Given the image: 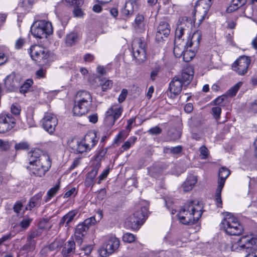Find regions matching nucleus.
Listing matches in <instances>:
<instances>
[{
    "mask_svg": "<svg viewBox=\"0 0 257 257\" xmlns=\"http://www.w3.org/2000/svg\"><path fill=\"white\" fill-rule=\"evenodd\" d=\"M29 165L27 167L31 174L42 177L51 166V160L49 155L44 154L39 149L31 151L28 154Z\"/></svg>",
    "mask_w": 257,
    "mask_h": 257,
    "instance_id": "obj_1",
    "label": "nucleus"
},
{
    "mask_svg": "<svg viewBox=\"0 0 257 257\" xmlns=\"http://www.w3.org/2000/svg\"><path fill=\"white\" fill-rule=\"evenodd\" d=\"M202 206L197 200L186 202L178 213V219L184 224L196 223L202 214Z\"/></svg>",
    "mask_w": 257,
    "mask_h": 257,
    "instance_id": "obj_2",
    "label": "nucleus"
},
{
    "mask_svg": "<svg viewBox=\"0 0 257 257\" xmlns=\"http://www.w3.org/2000/svg\"><path fill=\"white\" fill-rule=\"evenodd\" d=\"M221 227L230 235H239L243 231V227L237 218L228 212L221 221Z\"/></svg>",
    "mask_w": 257,
    "mask_h": 257,
    "instance_id": "obj_3",
    "label": "nucleus"
},
{
    "mask_svg": "<svg viewBox=\"0 0 257 257\" xmlns=\"http://www.w3.org/2000/svg\"><path fill=\"white\" fill-rule=\"evenodd\" d=\"M148 206H144L134 212L126 221L127 225L134 230H138L146 220L148 211Z\"/></svg>",
    "mask_w": 257,
    "mask_h": 257,
    "instance_id": "obj_4",
    "label": "nucleus"
},
{
    "mask_svg": "<svg viewBox=\"0 0 257 257\" xmlns=\"http://www.w3.org/2000/svg\"><path fill=\"white\" fill-rule=\"evenodd\" d=\"M31 57L39 65H44L49 60L50 53L45 48L39 45L32 46L28 50Z\"/></svg>",
    "mask_w": 257,
    "mask_h": 257,
    "instance_id": "obj_5",
    "label": "nucleus"
},
{
    "mask_svg": "<svg viewBox=\"0 0 257 257\" xmlns=\"http://www.w3.org/2000/svg\"><path fill=\"white\" fill-rule=\"evenodd\" d=\"M31 33L34 37L42 39L47 38L53 32V28L50 22L45 20L38 21L31 27Z\"/></svg>",
    "mask_w": 257,
    "mask_h": 257,
    "instance_id": "obj_6",
    "label": "nucleus"
},
{
    "mask_svg": "<svg viewBox=\"0 0 257 257\" xmlns=\"http://www.w3.org/2000/svg\"><path fill=\"white\" fill-rule=\"evenodd\" d=\"M123 111V107L120 103L111 105L105 112L104 124L108 127L112 126L116 120L120 117Z\"/></svg>",
    "mask_w": 257,
    "mask_h": 257,
    "instance_id": "obj_7",
    "label": "nucleus"
},
{
    "mask_svg": "<svg viewBox=\"0 0 257 257\" xmlns=\"http://www.w3.org/2000/svg\"><path fill=\"white\" fill-rule=\"evenodd\" d=\"M119 243L118 238L113 235L108 236L99 250L100 255L106 257L112 254L118 248Z\"/></svg>",
    "mask_w": 257,
    "mask_h": 257,
    "instance_id": "obj_8",
    "label": "nucleus"
},
{
    "mask_svg": "<svg viewBox=\"0 0 257 257\" xmlns=\"http://www.w3.org/2000/svg\"><path fill=\"white\" fill-rule=\"evenodd\" d=\"M213 0H198L197 1L195 8V17H197L199 24L204 21L206 17L208 12L212 4Z\"/></svg>",
    "mask_w": 257,
    "mask_h": 257,
    "instance_id": "obj_9",
    "label": "nucleus"
},
{
    "mask_svg": "<svg viewBox=\"0 0 257 257\" xmlns=\"http://www.w3.org/2000/svg\"><path fill=\"white\" fill-rule=\"evenodd\" d=\"M58 124L56 116L50 112L45 113L41 120V125L44 130L50 134H53Z\"/></svg>",
    "mask_w": 257,
    "mask_h": 257,
    "instance_id": "obj_10",
    "label": "nucleus"
},
{
    "mask_svg": "<svg viewBox=\"0 0 257 257\" xmlns=\"http://www.w3.org/2000/svg\"><path fill=\"white\" fill-rule=\"evenodd\" d=\"M145 46V42L141 38L135 39L132 42L133 55L139 61H143L146 59Z\"/></svg>",
    "mask_w": 257,
    "mask_h": 257,
    "instance_id": "obj_11",
    "label": "nucleus"
},
{
    "mask_svg": "<svg viewBox=\"0 0 257 257\" xmlns=\"http://www.w3.org/2000/svg\"><path fill=\"white\" fill-rule=\"evenodd\" d=\"M16 119L11 114L3 112L0 114V134H5L12 129Z\"/></svg>",
    "mask_w": 257,
    "mask_h": 257,
    "instance_id": "obj_12",
    "label": "nucleus"
},
{
    "mask_svg": "<svg viewBox=\"0 0 257 257\" xmlns=\"http://www.w3.org/2000/svg\"><path fill=\"white\" fill-rule=\"evenodd\" d=\"M250 63L249 57L245 56H241L233 64L232 69L238 74L243 75L247 72Z\"/></svg>",
    "mask_w": 257,
    "mask_h": 257,
    "instance_id": "obj_13",
    "label": "nucleus"
},
{
    "mask_svg": "<svg viewBox=\"0 0 257 257\" xmlns=\"http://www.w3.org/2000/svg\"><path fill=\"white\" fill-rule=\"evenodd\" d=\"M170 33V26L169 23L165 21L160 22L155 36V40L158 43L164 42V38L168 37Z\"/></svg>",
    "mask_w": 257,
    "mask_h": 257,
    "instance_id": "obj_14",
    "label": "nucleus"
},
{
    "mask_svg": "<svg viewBox=\"0 0 257 257\" xmlns=\"http://www.w3.org/2000/svg\"><path fill=\"white\" fill-rule=\"evenodd\" d=\"M92 107V103L74 101L73 112L74 115L81 116L87 113Z\"/></svg>",
    "mask_w": 257,
    "mask_h": 257,
    "instance_id": "obj_15",
    "label": "nucleus"
},
{
    "mask_svg": "<svg viewBox=\"0 0 257 257\" xmlns=\"http://www.w3.org/2000/svg\"><path fill=\"white\" fill-rule=\"evenodd\" d=\"M5 85L6 88L10 91L18 90L20 85L19 77L15 73H11L5 78Z\"/></svg>",
    "mask_w": 257,
    "mask_h": 257,
    "instance_id": "obj_16",
    "label": "nucleus"
},
{
    "mask_svg": "<svg viewBox=\"0 0 257 257\" xmlns=\"http://www.w3.org/2000/svg\"><path fill=\"white\" fill-rule=\"evenodd\" d=\"M201 36V33L200 31L197 30L194 32L192 36L188 38L186 43L187 48H190L197 51L200 45Z\"/></svg>",
    "mask_w": 257,
    "mask_h": 257,
    "instance_id": "obj_17",
    "label": "nucleus"
},
{
    "mask_svg": "<svg viewBox=\"0 0 257 257\" xmlns=\"http://www.w3.org/2000/svg\"><path fill=\"white\" fill-rule=\"evenodd\" d=\"M237 243L241 249H248L252 245L257 244V236H243L238 240Z\"/></svg>",
    "mask_w": 257,
    "mask_h": 257,
    "instance_id": "obj_18",
    "label": "nucleus"
},
{
    "mask_svg": "<svg viewBox=\"0 0 257 257\" xmlns=\"http://www.w3.org/2000/svg\"><path fill=\"white\" fill-rule=\"evenodd\" d=\"M183 23L181 24L180 26H178L175 32V38L176 39L178 38L180 39L182 36L184 34L185 32L186 31H189L188 29H187L186 27L189 28L192 27V24L191 19L188 20V18L184 17L182 19Z\"/></svg>",
    "mask_w": 257,
    "mask_h": 257,
    "instance_id": "obj_19",
    "label": "nucleus"
},
{
    "mask_svg": "<svg viewBox=\"0 0 257 257\" xmlns=\"http://www.w3.org/2000/svg\"><path fill=\"white\" fill-rule=\"evenodd\" d=\"M78 212V210L76 209L69 211L61 218L59 223V227L65 226L68 228Z\"/></svg>",
    "mask_w": 257,
    "mask_h": 257,
    "instance_id": "obj_20",
    "label": "nucleus"
},
{
    "mask_svg": "<svg viewBox=\"0 0 257 257\" xmlns=\"http://www.w3.org/2000/svg\"><path fill=\"white\" fill-rule=\"evenodd\" d=\"M183 84L178 76H175L170 82L169 84V90L175 96L179 94L182 89Z\"/></svg>",
    "mask_w": 257,
    "mask_h": 257,
    "instance_id": "obj_21",
    "label": "nucleus"
},
{
    "mask_svg": "<svg viewBox=\"0 0 257 257\" xmlns=\"http://www.w3.org/2000/svg\"><path fill=\"white\" fill-rule=\"evenodd\" d=\"M194 72L191 68H186L182 71L181 76H178L184 85H188L193 77Z\"/></svg>",
    "mask_w": 257,
    "mask_h": 257,
    "instance_id": "obj_22",
    "label": "nucleus"
},
{
    "mask_svg": "<svg viewBox=\"0 0 257 257\" xmlns=\"http://www.w3.org/2000/svg\"><path fill=\"white\" fill-rule=\"evenodd\" d=\"M76 101L92 103V98L90 92L85 90L77 92L75 95V100Z\"/></svg>",
    "mask_w": 257,
    "mask_h": 257,
    "instance_id": "obj_23",
    "label": "nucleus"
},
{
    "mask_svg": "<svg viewBox=\"0 0 257 257\" xmlns=\"http://www.w3.org/2000/svg\"><path fill=\"white\" fill-rule=\"evenodd\" d=\"M82 140L90 151L96 145L98 142L96 134L93 132H89L87 133L84 136Z\"/></svg>",
    "mask_w": 257,
    "mask_h": 257,
    "instance_id": "obj_24",
    "label": "nucleus"
},
{
    "mask_svg": "<svg viewBox=\"0 0 257 257\" xmlns=\"http://www.w3.org/2000/svg\"><path fill=\"white\" fill-rule=\"evenodd\" d=\"M88 227L83 223L79 224L75 229V238L78 243L81 244L83 237L86 233Z\"/></svg>",
    "mask_w": 257,
    "mask_h": 257,
    "instance_id": "obj_25",
    "label": "nucleus"
},
{
    "mask_svg": "<svg viewBox=\"0 0 257 257\" xmlns=\"http://www.w3.org/2000/svg\"><path fill=\"white\" fill-rule=\"evenodd\" d=\"M197 179L196 176L190 175L188 176L182 184V188L185 192H188L193 188L197 183Z\"/></svg>",
    "mask_w": 257,
    "mask_h": 257,
    "instance_id": "obj_26",
    "label": "nucleus"
},
{
    "mask_svg": "<svg viewBox=\"0 0 257 257\" xmlns=\"http://www.w3.org/2000/svg\"><path fill=\"white\" fill-rule=\"evenodd\" d=\"M107 152L106 149L100 148L91 160L92 164L101 167V161Z\"/></svg>",
    "mask_w": 257,
    "mask_h": 257,
    "instance_id": "obj_27",
    "label": "nucleus"
},
{
    "mask_svg": "<svg viewBox=\"0 0 257 257\" xmlns=\"http://www.w3.org/2000/svg\"><path fill=\"white\" fill-rule=\"evenodd\" d=\"M230 175L229 170L225 167H221L218 172V186L224 187L226 179Z\"/></svg>",
    "mask_w": 257,
    "mask_h": 257,
    "instance_id": "obj_28",
    "label": "nucleus"
},
{
    "mask_svg": "<svg viewBox=\"0 0 257 257\" xmlns=\"http://www.w3.org/2000/svg\"><path fill=\"white\" fill-rule=\"evenodd\" d=\"M75 249V243L73 240H69L64 246L62 253L63 256H68L74 253Z\"/></svg>",
    "mask_w": 257,
    "mask_h": 257,
    "instance_id": "obj_29",
    "label": "nucleus"
},
{
    "mask_svg": "<svg viewBox=\"0 0 257 257\" xmlns=\"http://www.w3.org/2000/svg\"><path fill=\"white\" fill-rule=\"evenodd\" d=\"M43 195V192H40L34 195L33 197H32L30 199L28 204L25 208V209L31 210L36 205H37L39 204V202L41 200Z\"/></svg>",
    "mask_w": 257,
    "mask_h": 257,
    "instance_id": "obj_30",
    "label": "nucleus"
},
{
    "mask_svg": "<svg viewBox=\"0 0 257 257\" xmlns=\"http://www.w3.org/2000/svg\"><path fill=\"white\" fill-rule=\"evenodd\" d=\"M144 17L142 15L137 16L135 20L134 27L139 32H143L145 29V25L144 23Z\"/></svg>",
    "mask_w": 257,
    "mask_h": 257,
    "instance_id": "obj_31",
    "label": "nucleus"
},
{
    "mask_svg": "<svg viewBox=\"0 0 257 257\" xmlns=\"http://www.w3.org/2000/svg\"><path fill=\"white\" fill-rule=\"evenodd\" d=\"M72 149L76 154H82L85 152L89 151V149L87 148L86 144L84 143L82 140L76 142V146L72 147Z\"/></svg>",
    "mask_w": 257,
    "mask_h": 257,
    "instance_id": "obj_32",
    "label": "nucleus"
},
{
    "mask_svg": "<svg viewBox=\"0 0 257 257\" xmlns=\"http://www.w3.org/2000/svg\"><path fill=\"white\" fill-rule=\"evenodd\" d=\"M78 35L76 33H71L66 36L65 43L67 46H71L78 40Z\"/></svg>",
    "mask_w": 257,
    "mask_h": 257,
    "instance_id": "obj_33",
    "label": "nucleus"
},
{
    "mask_svg": "<svg viewBox=\"0 0 257 257\" xmlns=\"http://www.w3.org/2000/svg\"><path fill=\"white\" fill-rule=\"evenodd\" d=\"M223 187L217 186L215 193V202L217 207H222V201L221 197V191Z\"/></svg>",
    "mask_w": 257,
    "mask_h": 257,
    "instance_id": "obj_34",
    "label": "nucleus"
},
{
    "mask_svg": "<svg viewBox=\"0 0 257 257\" xmlns=\"http://www.w3.org/2000/svg\"><path fill=\"white\" fill-rule=\"evenodd\" d=\"M196 52L197 51L193 49L190 48L188 49L187 48L182 55L184 61L187 62L190 61L195 56Z\"/></svg>",
    "mask_w": 257,
    "mask_h": 257,
    "instance_id": "obj_35",
    "label": "nucleus"
},
{
    "mask_svg": "<svg viewBox=\"0 0 257 257\" xmlns=\"http://www.w3.org/2000/svg\"><path fill=\"white\" fill-rule=\"evenodd\" d=\"M246 0H232L231 5L227 9L228 12H232L237 10L239 7L244 5Z\"/></svg>",
    "mask_w": 257,
    "mask_h": 257,
    "instance_id": "obj_36",
    "label": "nucleus"
},
{
    "mask_svg": "<svg viewBox=\"0 0 257 257\" xmlns=\"http://www.w3.org/2000/svg\"><path fill=\"white\" fill-rule=\"evenodd\" d=\"M59 189V185L57 184L53 187L50 189L47 193V195L45 197V202H47L54 196L58 192Z\"/></svg>",
    "mask_w": 257,
    "mask_h": 257,
    "instance_id": "obj_37",
    "label": "nucleus"
},
{
    "mask_svg": "<svg viewBox=\"0 0 257 257\" xmlns=\"http://www.w3.org/2000/svg\"><path fill=\"white\" fill-rule=\"evenodd\" d=\"M36 242L27 239V242L21 248V250L27 252L33 251L36 247Z\"/></svg>",
    "mask_w": 257,
    "mask_h": 257,
    "instance_id": "obj_38",
    "label": "nucleus"
},
{
    "mask_svg": "<svg viewBox=\"0 0 257 257\" xmlns=\"http://www.w3.org/2000/svg\"><path fill=\"white\" fill-rule=\"evenodd\" d=\"M177 41H175V46L174 48V54L176 57L179 58L181 57L183 53H184V45L183 44L181 45L179 44V45L178 46L176 45Z\"/></svg>",
    "mask_w": 257,
    "mask_h": 257,
    "instance_id": "obj_39",
    "label": "nucleus"
},
{
    "mask_svg": "<svg viewBox=\"0 0 257 257\" xmlns=\"http://www.w3.org/2000/svg\"><path fill=\"white\" fill-rule=\"evenodd\" d=\"M135 5L131 2H126L124 9L122 13L125 16H130L132 15L134 12Z\"/></svg>",
    "mask_w": 257,
    "mask_h": 257,
    "instance_id": "obj_40",
    "label": "nucleus"
},
{
    "mask_svg": "<svg viewBox=\"0 0 257 257\" xmlns=\"http://www.w3.org/2000/svg\"><path fill=\"white\" fill-rule=\"evenodd\" d=\"M242 83L239 82L230 88L225 93L227 97H232L236 95V93L238 91L239 88L242 85Z\"/></svg>",
    "mask_w": 257,
    "mask_h": 257,
    "instance_id": "obj_41",
    "label": "nucleus"
},
{
    "mask_svg": "<svg viewBox=\"0 0 257 257\" xmlns=\"http://www.w3.org/2000/svg\"><path fill=\"white\" fill-rule=\"evenodd\" d=\"M15 149L17 151H25L30 149V144L26 141L16 143L15 145Z\"/></svg>",
    "mask_w": 257,
    "mask_h": 257,
    "instance_id": "obj_42",
    "label": "nucleus"
},
{
    "mask_svg": "<svg viewBox=\"0 0 257 257\" xmlns=\"http://www.w3.org/2000/svg\"><path fill=\"white\" fill-rule=\"evenodd\" d=\"M33 83L32 79L27 80L25 83L20 87V91L21 93L25 94L27 92Z\"/></svg>",
    "mask_w": 257,
    "mask_h": 257,
    "instance_id": "obj_43",
    "label": "nucleus"
},
{
    "mask_svg": "<svg viewBox=\"0 0 257 257\" xmlns=\"http://www.w3.org/2000/svg\"><path fill=\"white\" fill-rule=\"evenodd\" d=\"M137 138L135 136L130 137L121 146L123 151L128 150L136 142Z\"/></svg>",
    "mask_w": 257,
    "mask_h": 257,
    "instance_id": "obj_44",
    "label": "nucleus"
},
{
    "mask_svg": "<svg viewBox=\"0 0 257 257\" xmlns=\"http://www.w3.org/2000/svg\"><path fill=\"white\" fill-rule=\"evenodd\" d=\"M41 235V231L39 230H35L31 231L27 236V239L37 242L38 237Z\"/></svg>",
    "mask_w": 257,
    "mask_h": 257,
    "instance_id": "obj_45",
    "label": "nucleus"
},
{
    "mask_svg": "<svg viewBox=\"0 0 257 257\" xmlns=\"http://www.w3.org/2000/svg\"><path fill=\"white\" fill-rule=\"evenodd\" d=\"M211 112L215 119L218 120L219 119L221 113V108L220 106H215L213 107L211 109Z\"/></svg>",
    "mask_w": 257,
    "mask_h": 257,
    "instance_id": "obj_46",
    "label": "nucleus"
},
{
    "mask_svg": "<svg viewBox=\"0 0 257 257\" xmlns=\"http://www.w3.org/2000/svg\"><path fill=\"white\" fill-rule=\"evenodd\" d=\"M92 170L87 174V175L89 176L90 177L93 178L94 180L100 167L98 165L97 166V165H94L93 164H92Z\"/></svg>",
    "mask_w": 257,
    "mask_h": 257,
    "instance_id": "obj_47",
    "label": "nucleus"
},
{
    "mask_svg": "<svg viewBox=\"0 0 257 257\" xmlns=\"http://www.w3.org/2000/svg\"><path fill=\"white\" fill-rule=\"evenodd\" d=\"M122 240L124 242L131 243L135 241V236L133 234L127 232L123 234L122 236Z\"/></svg>",
    "mask_w": 257,
    "mask_h": 257,
    "instance_id": "obj_48",
    "label": "nucleus"
},
{
    "mask_svg": "<svg viewBox=\"0 0 257 257\" xmlns=\"http://www.w3.org/2000/svg\"><path fill=\"white\" fill-rule=\"evenodd\" d=\"M227 97L225 94L222 95L214 99L212 102L216 106H220L222 105L223 102L227 99Z\"/></svg>",
    "mask_w": 257,
    "mask_h": 257,
    "instance_id": "obj_49",
    "label": "nucleus"
},
{
    "mask_svg": "<svg viewBox=\"0 0 257 257\" xmlns=\"http://www.w3.org/2000/svg\"><path fill=\"white\" fill-rule=\"evenodd\" d=\"M32 219L28 217H24L20 223V226L24 229H27L32 222Z\"/></svg>",
    "mask_w": 257,
    "mask_h": 257,
    "instance_id": "obj_50",
    "label": "nucleus"
},
{
    "mask_svg": "<svg viewBox=\"0 0 257 257\" xmlns=\"http://www.w3.org/2000/svg\"><path fill=\"white\" fill-rule=\"evenodd\" d=\"M199 151L201 156V158L202 159H206L208 156V149L205 146H202L200 148Z\"/></svg>",
    "mask_w": 257,
    "mask_h": 257,
    "instance_id": "obj_51",
    "label": "nucleus"
},
{
    "mask_svg": "<svg viewBox=\"0 0 257 257\" xmlns=\"http://www.w3.org/2000/svg\"><path fill=\"white\" fill-rule=\"evenodd\" d=\"M23 207V204L22 202H21L20 201H18V202H16V203L14 205V207H13L14 211L16 213L19 214L21 213V211L22 210Z\"/></svg>",
    "mask_w": 257,
    "mask_h": 257,
    "instance_id": "obj_52",
    "label": "nucleus"
},
{
    "mask_svg": "<svg viewBox=\"0 0 257 257\" xmlns=\"http://www.w3.org/2000/svg\"><path fill=\"white\" fill-rule=\"evenodd\" d=\"M109 169H107L104 170L101 174L98 176V180L97 181V184H100L101 182L105 179V178L107 177V175L109 174Z\"/></svg>",
    "mask_w": 257,
    "mask_h": 257,
    "instance_id": "obj_53",
    "label": "nucleus"
},
{
    "mask_svg": "<svg viewBox=\"0 0 257 257\" xmlns=\"http://www.w3.org/2000/svg\"><path fill=\"white\" fill-rule=\"evenodd\" d=\"M127 94H128V91H127V89H123L121 90V92L118 96V102L119 103H121L123 101H124L127 95Z\"/></svg>",
    "mask_w": 257,
    "mask_h": 257,
    "instance_id": "obj_54",
    "label": "nucleus"
},
{
    "mask_svg": "<svg viewBox=\"0 0 257 257\" xmlns=\"http://www.w3.org/2000/svg\"><path fill=\"white\" fill-rule=\"evenodd\" d=\"M113 82L111 80H106L102 84L101 88L102 91H105L108 89H110L112 86Z\"/></svg>",
    "mask_w": 257,
    "mask_h": 257,
    "instance_id": "obj_55",
    "label": "nucleus"
},
{
    "mask_svg": "<svg viewBox=\"0 0 257 257\" xmlns=\"http://www.w3.org/2000/svg\"><path fill=\"white\" fill-rule=\"evenodd\" d=\"M46 70L43 68H40L36 72V76L38 79L45 78L46 77Z\"/></svg>",
    "mask_w": 257,
    "mask_h": 257,
    "instance_id": "obj_56",
    "label": "nucleus"
},
{
    "mask_svg": "<svg viewBox=\"0 0 257 257\" xmlns=\"http://www.w3.org/2000/svg\"><path fill=\"white\" fill-rule=\"evenodd\" d=\"M95 222V218L94 217H91L85 220L82 223L89 228L90 225L94 224Z\"/></svg>",
    "mask_w": 257,
    "mask_h": 257,
    "instance_id": "obj_57",
    "label": "nucleus"
},
{
    "mask_svg": "<svg viewBox=\"0 0 257 257\" xmlns=\"http://www.w3.org/2000/svg\"><path fill=\"white\" fill-rule=\"evenodd\" d=\"M95 222V218L94 217H91L85 220L82 223L89 228L90 225L94 224Z\"/></svg>",
    "mask_w": 257,
    "mask_h": 257,
    "instance_id": "obj_58",
    "label": "nucleus"
},
{
    "mask_svg": "<svg viewBox=\"0 0 257 257\" xmlns=\"http://www.w3.org/2000/svg\"><path fill=\"white\" fill-rule=\"evenodd\" d=\"M95 222V218L94 217H91L85 220L82 223L89 228L90 225L94 224Z\"/></svg>",
    "mask_w": 257,
    "mask_h": 257,
    "instance_id": "obj_59",
    "label": "nucleus"
},
{
    "mask_svg": "<svg viewBox=\"0 0 257 257\" xmlns=\"http://www.w3.org/2000/svg\"><path fill=\"white\" fill-rule=\"evenodd\" d=\"M148 132L152 135H157L160 134L162 132V130L158 126H155L150 128Z\"/></svg>",
    "mask_w": 257,
    "mask_h": 257,
    "instance_id": "obj_60",
    "label": "nucleus"
},
{
    "mask_svg": "<svg viewBox=\"0 0 257 257\" xmlns=\"http://www.w3.org/2000/svg\"><path fill=\"white\" fill-rule=\"evenodd\" d=\"M94 180L93 178L90 177L88 175H86L84 182L85 186L87 187L92 186L94 183Z\"/></svg>",
    "mask_w": 257,
    "mask_h": 257,
    "instance_id": "obj_61",
    "label": "nucleus"
},
{
    "mask_svg": "<svg viewBox=\"0 0 257 257\" xmlns=\"http://www.w3.org/2000/svg\"><path fill=\"white\" fill-rule=\"evenodd\" d=\"M94 180L93 178L90 177L88 175H86L84 182L85 186L87 187L92 186L94 183Z\"/></svg>",
    "mask_w": 257,
    "mask_h": 257,
    "instance_id": "obj_62",
    "label": "nucleus"
},
{
    "mask_svg": "<svg viewBox=\"0 0 257 257\" xmlns=\"http://www.w3.org/2000/svg\"><path fill=\"white\" fill-rule=\"evenodd\" d=\"M25 43V39L20 38L19 39H18L15 43V48L17 49H20L22 48L24 44Z\"/></svg>",
    "mask_w": 257,
    "mask_h": 257,
    "instance_id": "obj_63",
    "label": "nucleus"
},
{
    "mask_svg": "<svg viewBox=\"0 0 257 257\" xmlns=\"http://www.w3.org/2000/svg\"><path fill=\"white\" fill-rule=\"evenodd\" d=\"M8 60V56L4 51L0 49V65L3 64Z\"/></svg>",
    "mask_w": 257,
    "mask_h": 257,
    "instance_id": "obj_64",
    "label": "nucleus"
}]
</instances>
